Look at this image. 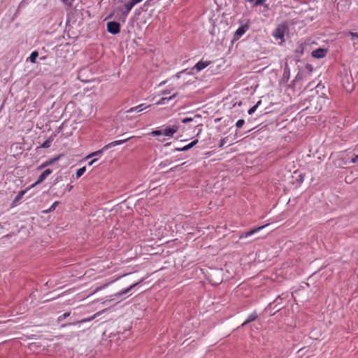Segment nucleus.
Segmentation results:
<instances>
[{
	"instance_id": "nucleus-1",
	"label": "nucleus",
	"mask_w": 358,
	"mask_h": 358,
	"mask_svg": "<svg viewBox=\"0 0 358 358\" xmlns=\"http://www.w3.org/2000/svg\"><path fill=\"white\" fill-rule=\"evenodd\" d=\"M282 296L283 294L278 295L277 298L265 308V310H274V312L270 313L271 315H274L276 313L285 308V306H282V301L284 299Z\"/></svg>"
},
{
	"instance_id": "nucleus-2",
	"label": "nucleus",
	"mask_w": 358,
	"mask_h": 358,
	"mask_svg": "<svg viewBox=\"0 0 358 358\" xmlns=\"http://www.w3.org/2000/svg\"><path fill=\"white\" fill-rule=\"evenodd\" d=\"M289 30L288 24L286 22L281 23L277 26L273 32V36L276 39H280L282 41H285L284 36L286 32Z\"/></svg>"
},
{
	"instance_id": "nucleus-3",
	"label": "nucleus",
	"mask_w": 358,
	"mask_h": 358,
	"mask_svg": "<svg viewBox=\"0 0 358 358\" xmlns=\"http://www.w3.org/2000/svg\"><path fill=\"white\" fill-rule=\"evenodd\" d=\"M239 23L241 24V26L234 32L233 38L231 40V43H234L239 40L250 28L249 20L245 24H243V21L240 20Z\"/></svg>"
},
{
	"instance_id": "nucleus-4",
	"label": "nucleus",
	"mask_w": 358,
	"mask_h": 358,
	"mask_svg": "<svg viewBox=\"0 0 358 358\" xmlns=\"http://www.w3.org/2000/svg\"><path fill=\"white\" fill-rule=\"evenodd\" d=\"M120 23L117 21H110L106 24L107 31L113 35L118 34L120 32Z\"/></svg>"
},
{
	"instance_id": "nucleus-5",
	"label": "nucleus",
	"mask_w": 358,
	"mask_h": 358,
	"mask_svg": "<svg viewBox=\"0 0 358 358\" xmlns=\"http://www.w3.org/2000/svg\"><path fill=\"white\" fill-rule=\"evenodd\" d=\"M143 278L141 279L138 282H136V283H134L132 284L131 285L129 286L127 288L115 294L114 295H113V296H114L113 299H112V300H114L115 299H117L119 297H120L121 296L124 295V294H127L128 292H129L132 289H134V287H137L138 285H141L143 282Z\"/></svg>"
},
{
	"instance_id": "nucleus-6",
	"label": "nucleus",
	"mask_w": 358,
	"mask_h": 358,
	"mask_svg": "<svg viewBox=\"0 0 358 358\" xmlns=\"http://www.w3.org/2000/svg\"><path fill=\"white\" fill-rule=\"evenodd\" d=\"M352 80V77L348 76V75H346L342 78L341 83H342L343 87L348 92H352L354 89V85L351 82Z\"/></svg>"
},
{
	"instance_id": "nucleus-7",
	"label": "nucleus",
	"mask_w": 358,
	"mask_h": 358,
	"mask_svg": "<svg viewBox=\"0 0 358 358\" xmlns=\"http://www.w3.org/2000/svg\"><path fill=\"white\" fill-rule=\"evenodd\" d=\"M52 173V169H47L38 177L36 181L32 184L30 187H34V186L42 183Z\"/></svg>"
},
{
	"instance_id": "nucleus-8",
	"label": "nucleus",
	"mask_w": 358,
	"mask_h": 358,
	"mask_svg": "<svg viewBox=\"0 0 358 358\" xmlns=\"http://www.w3.org/2000/svg\"><path fill=\"white\" fill-rule=\"evenodd\" d=\"M327 52V48H319L312 51L311 56L315 59H322L326 57Z\"/></svg>"
},
{
	"instance_id": "nucleus-9",
	"label": "nucleus",
	"mask_w": 358,
	"mask_h": 358,
	"mask_svg": "<svg viewBox=\"0 0 358 358\" xmlns=\"http://www.w3.org/2000/svg\"><path fill=\"white\" fill-rule=\"evenodd\" d=\"M211 64H212L211 61L200 60L194 65V66L192 69V71L195 70L196 72L198 73V72L202 71L203 69H204L205 68H206L207 66H208Z\"/></svg>"
},
{
	"instance_id": "nucleus-10",
	"label": "nucleus",
	"mask_w": 358,
	"mask_h": 358,
	"mask_svg": "<svg viewBox=\"0 0 358 358\" xmlns=\"http://www.w3.org/2000/svg\"><path fill=\"white\" fill-rule=\"evenodd\" d=\"M179 124L167 127L163 130V134L168 137H173V134L179 129Z\"/></svg>"
},
{
	"instance_id": "nucleus-11",
	"label": "nucleus",
	"mask_w": 358,
	"mask_h": 358,
	"mask_svg": "<svg viewBox=\"0 0 358 358\" xmlns=\"http://www.w3.org/2000/svg\"><path fill=\"white\" fill-rule=\"evenodd\" d=\"M63 154H60V155H58L57 156L53 157V158H50L49 159H48L47 161L44 162L41 165H40L37 169L38 170H41L50 165H52L55 162H56L57 161H58L61 157H63Z\"/></svg>"
},
{
	"instance_id": "nucleus-12",
	"label": "nucleus",
	"mask_w": 358,
	"mask_h": 358,
	"mask_svg": "<svg viewBox=\"0 0 358 358\" xmlns=\"http://www.w3.org/2000/svg\"><path fill=\"white\" fill-rule=\"evenodd\" d=\"M268 225V224H264V225H262V226H259V227H254V228L251 229L250 230H249L248 231L243 232L240 236V238H242L243 237H248V236H252V235L255 234V233L259 231L260 230L263 229L264 228H265Z\"/></svg>"
},
{
	"instance_id": "nucleus-13",
	"label": "nucleus",
	"mask_w": 358,
	"mask_h": 358,
	"mask_svg": "<svg viewBox=\"0 0 358 358\" xmlns=\"http://www.w3.org/2000/svg\"><path fill=\"white\" fill-rule=\"evenodd\" d=\"M308 46L309 43L306 42L301 43L300 44H299L296 50H294L296 57H300L301 56H302L305 52L306 48Z\"/></svg>"
},
{
	"instance_id": "nucleus-14",
	"label": "nucleus",
	"mask_w": 358,
	"mask_h": 358,
	"mask_svg": "<svg viewBox=\"0 0 358 358\" xmlns=\"http://www.w3.org/2000/svg\"><path fill=\"white\" fill-rule=\"evenodd\" d=\"M134 6V3L130 0H129L122 6H120L118 8V10L121 13H127V15H129V13H130Z\"/></svg>"
},
{
	"instance_id": "nucleus-15",
	"label": "nucleus",
	"mask_w": 358,
	"mask_h": 358,
	"mask_svg": "<svg viewBox=\"0 0 358 358\" xmlns=\"http://www.w3.org/2000/svg\"><path fill=\"white\" fill-rule=\"evenodd\" d=\"M99 315V313H96V314L93 315L92 316H90L89 317H85V318H83L80 320H78V321H76L74 322H72V323H68V324H62V327H67V326H71V325H76L77 324H81V323H85V322H90L92 320H94L96 315Z\"/></svg>"
},
{
	"instance_id": "nucleus-16",
	"label": "nucleus",
	"mask_w": 358,
	"mask_h": 358,
	"mask_svg": "<svg viewBox=\"0 0 358 358\" xmlns=\"http://www.w3.org/2000/svg\"><path fill=\"white\" fill-rule=\"evenodd\" d=\"M198 142H199L198 139H195V140L192 141V142H190L189 144H187L183 147L174 148L173 151H178V152L187 151V150H190L191 148H192L193 147H194L198 143Z\"/></svg>"
},
{
	"instance_id": "nucleus-17",
	"label": "nucleus",
	"mask_w": 358,
	"mask_h": 358,
	"mask_svg": "<svg viewBox=\"0 0 358 358\" xmlns=\"http://www.w3.org/2000/svg\"><path fill=\"white\" fill-rule=\"evenodd\" d=\"M290 78V69L287 63H285L281 82L287 83Z\"/></svg>"
},
{
	"instance_id": "nucleus-18",
	"label": "nucleus",
	"mask_w": 358,
	"mask_h": 358,
	"mask_svg": "<svg viewBox=\"0 0 358 358\" xmlns=\"http://www.w3.org/2000/svg\"><path fill=\"white\" fill-rule=\"evenodd\" d=\"M151 106H152V105H146L145 103H141L137 106L130 108L126 112L127 113H131V112H141L146 108H150Z\"/></svg>"
},
{
	"instance_id": "nucleus-19",
	"label": "nucleus",
	"mask_w": 358,
	"mask_h": 358,
	"mask_svg": "<svg viewBox=\"0 0 358 358\" xmlns=\"http://www.w3.org/2000/svg\"><path fill=\"white\" fill-rule=\"evenodd\" d=\"M259 317V315L256 310L252 313L246 319V320L241 324V327H243L246 326L248 324L255 321Z\"/></svg>"
},
{
	"instance_id": "nucleus-20",
	"label": "nucleus",
	"mask_w": 358,
	"mask_h": 358,
	"mask_svg": "<svg viewBox=\"0 0 358 358\" xmlns=\"http://www.w3.org/2000/svg\"><path fill=\"white\" fill-rule=\"evenodd\" d=\"M303 79V73L301 71H299L296 76H295V78L292 81L291 84L289 85V87L294 88L296 85Z\"/></svg>"
},
{
	"instance_id": "nucleus-21",
	"label": "nucleus",
	"mask_w": 358,
	"mask_h": 358,
	"mask_svg": "<svg viewBox=\"0 0 358 358\" xmlns=\"http://www.w3.org/2000/svg\"><path fill=\"white\" fill-rule=\"evenodd\" d=\"M57 136V134H52L46 141H45L43 144L41 145L43 148H48L50 147L52 142L54 141L55 137Z\"/></svg>"
},
{
	"instance_id": "nucleus-22",
	"label": "nucleus",
	"mask_w": 358,
	"mask_h": 358,
	"mask_svg": "<svg viewBox=\"0 0 358 358\" xmlns=\"http://www.w3.org/2000/svg\"><path fill=\"white\" fill-rule=\"evenodd\" d=\"M31 187H27V189H23V190H21L20 192H18L17 194L16 195V196L14 198L13 201V203L15 204V203H18L21 199L23 197V196L25 194V193L29 190L30 189Z\"/></svg>"
},
{
	"instance_id": "nucleus-23",
	"label": "nucleus",
	"mask_w": 358,
	"mask_h": 358,
	"mask_svg": "<svg viewBox=\"0 0 358 358\" xmlns=\"http://www.w3.org/2000/svg\"><path fill=\"white\" fill-rule=\"evenodd\" d=\"M178 94V93H175L173 94V95H171V96L169 97H162L159 99V101H158L157 103H156V105H162V104H164L166 101H169L170 100H172L173 98L176 97L177 95Z\"/></svg>"
},
{
	"instance_id": "nucleus-24",
	"label": "nucleus",
	"mask_w": 358,
	"mask_h": 358,
	"mask_svg": "<svg viewBox=\"0 0 358 358\" xmlns=\"http://www.w3.org/2000/svg\"><path fill=\"white\" fill-rule=\"evenodd\" d=\"M38 57V52L37 50H34L30 54L29 57H28V60L32 64H36V59Z\"/></svg>"
},
{
	"instance_id": "nucleus-25",
	"label": "nucleus",
	"mask_w": 358,
	"mask_h": 358,
	"mask_svg": "<svg viewBox=\"0 0 358 358\" xmlns=\"http://www.w3.org/2000/svg\"><path fill=\"white\" fill-rule=\"evenodd\" d=\"M104 151H106V150H103V147L101 149H100L97 151L93 152L90 153V155H88L86 157V159H90V158L95 157V156H99L101 154H103Z\"/></svg>"
},
{
	"instance_id": "nucleus-26",
	"label": "nucleus",
	"mask_w": 358,
	"mask_h": 358,
	"mask_svg": "<svg viewBox=\"0 0 358 358\" xmlns=\"http://www.w3.org/2000/svg\"><path fill=\"white\" fill-rule=\"evenodd\" d=\"M262 103V101L259 100L258 101L255 105H254L252 107H251L248 110V113L249 115H252V113H254L255 112V110H257V108L261 105Z\"/></svg>"
},
{
	"instance_id": "nucleus-27",
	"label": "nucleus",
	"mask_w": 358,
	"mask_h": 358,
	"mask_svg": "<svg viewBox=\"0 0 358 358\" xmlns=\"http://www.w3.org/2000/svg\"><path fill=\"white\" fill-rule=\"evenodd\" d=\"M85 171H86L85 166H83V167L78 169L76 173V178H78L81 177L84 174Z\"/></svg>"
},
{
	"instance_id": "nucleus-28",
	"label": "nucleus",
	"mask_w": 358,
	"mask_h": 358,
	"mask_svg": "<svg viewBox=\"0 0 358 358\" xmlns=\"http://www.w3.org/2000/svg\"><path fill=\"white\" fill-rule=\"evenodd\" d=\"M346 35L348 36H350L351 41H354L355 38L358 39V32H353L351 31H349L346 33Z\"/></svg>"
},
{
	"instance_id": "nucleus-29",
	"label": "nucleus",
	"mask_w": 358,
	"mask_h": 358,
	"mask_svg": "<svg viewBox=\"0 0 358 358\" xmlns=\"http://www.w3.org/2000/svg\"><path fill=\"white\" fill-rule=\"evenodd\" d=\"M133 137L131 136V137H129V138H124V139L115 141H113V143H114L115 146L120 145H122V144L127 142L129 140H130Z\"/></svg>"
},
{
	"instance_id": "nucleus-30",
	"label": "nucleus",
	"mask_w": 358,
	"mask_h": 358,
	"mask_svg": "<svg viewBox=\"0 0 358 358\" xmlns=\"http://www.w3.org/2000/svg\"><path fill=\"white\" fill-rule=\"evenodd\" d=\"M70 315H71V312L64 313L63 315H62L58 317L57 322H59L62 321L63 320H64L66 317H69Z\"/></svg>"
},
{
	"instance_id": "nucleus-31",
	"label": "nucleus",
	"mask_w": 358,
	"mask_h": 358,
	"mask_svg": "<svg viewBox=\"0 0 358 358\" xmlns=\"http://www.w3.org/2000/svg\"><path fill=\"white\" fill-rule=\"evenodd\" d=\"M244 124H245V120L243 119H240L236 122V127L237 129L241 128Z\"/></svg>"
},
{
	"instance_id": "nucleus-32",
	"label": "nucleus",
	"mask_w": 358,
	"mask_h": 358,
	"mask_svg": "<svg viewBox=\"0 0 358 358\" xmlns=\"http://www.w3.org/2000/svg\"><path fill=\"white\" fill-rule=\"evenodd\" d=\"M162 134H163V131L159 130V129L154 130L150 133V135H152V136H160Z\"/></svg>"
},
{
	"instance_id": "nucleus-33",
	"label": "nucleus",
	"mask_w": 358,
	"mask_h": 358,
	"mask_svg": "<svg viewBox=\"0 0 358 358\" xmlns=\"http://www.w3.org/2000/svg\"><path fill=\"white\" fill-rule=\"evenodd\" d=\"M186 164V162H184L180 165H177V166H175L172 168H171L168 172H173V171H176V170H178L180 167L182 166L183 165H185Z\"/></svg>"
},
{
	"instance_id": "nucleus-34",
	"label": "nucleus",
	"mask_w": 358,
	"mask_h": 358,
	"mask_svg": "<svg viewBox=\"0 0 358 358\" xmlns=\"http://www.w3.org/2000/svg\"><path fill=\"white\" fill-rule=\"evenodd\" d=\"M266 1V0H256L254 2L253 6H258L264 5Z\"/></svg>"
},
{
	"instance_id": "nucleus-35",
	"label": "nucleus",
	"mask_w": 358,
	"mask_h": 358,
	"mask_svg": "<svg viewBox=\"0 0 358 358\" xmlns=\"http://www.w3.org/2000/svg\"><path fill=\"white\" fill-rule=\"evenodd\" d=\"M128 15H127V13H121L120 17H119V20L122 21L123 23L125 22L126 21V18L127 17Z\"/></svg>"
},
{
	"instance_id": "nucleus-36",
	"label": "nucleus",
	"mask_w": 358,
	"mask_h": 358,
	"mask_svg": "<svg viewBox=\"0 0 358 358\" xmlns=\"http://www.w3.org/2000/svg\"><path fill=\"white\" fill-rule=\"evenodd\" d=\"M193 120H194V117H185V118L182 119L180 122L183 124H187V123H189V122L193 121Z\"/></svg>"
},
{
	"instance_id": "nucleus-37",
	"label": "nucleus",
	"mask_w": 358,
	"mask_h": 358,
	"mask_svg": "<svg viewBox=\"0 0 358 358\" xmlns=\"http://www.w3.org/2000/svg\"><path fill=\"white\" fill-rule=\"evenodd\" d=\"M304 180V174H299V176L296 178V180L299 183L303 182Z\"/></svg>"
},
{
	"instance_id": "nucleus-38",
	"label": "nucleus",
	"mask_w": 358,
	"mask_h": 358,
	"mask_svg": "<svg viewBox=\"0 0 358 358\" xmlns=\"http://www.w3.org/2000/svg\"><path fill=\"white\" fill-rule=\"evenodd\" d=\"M305 69L310 73L313 71V67L310 64H306L305 66Z\"/></svg>"
},
{
	"instance_id": "nucleus-39",
	"label": "nucleus",
	"mask_w": 358,
	"mask_h": 358,
	"mask_svg": "<svg viewBox=\"0 0 358 358\" xmlns=\"http://www.w3.org/2000/svg\"><path fill=\"white\" fill-rule=\"evenodd\" d=\"M113 147H115V145H114V143L113 141V142H110V143L106 145L103 146V150H108L109 148H111Z\"/></svg>"
},
{
	"instance_id": "nucleus-40",
	"label": "nucleus",
	"mask_w": 358,
	"mask_h": 358,
	"mask_svg": "<svg viewBox=\"0 0 358 358\" xmlns=\"http://www.w3.org/2000/svg\"><path fill=\"white\" fill-rule=\"evenodd\" d=\"M73 186L71 184H68L65 188V190L62 192V194L64 193L66 190L70 192L73 189Z\"/></svg>"
},
{
	"instance_id": "nucleus-41",
	"label": "nucleus",
	"mask_w": 358,
	"mask_h": 358,
	"mask_svg": "<svg viewBox=\"0 0 358 358\" xmlns=\"http://www.w3.org/2000/svg\"><path fill=\"white\" fill-rule=\"evenodd\" d=\"M109 283H110V282H108V283H106V284H104V285H101V286H100V287H99L96 288V289L94 290V292H96L97 291L101 290V289H102L105 288L106 287H107V286H108V285Z\"/></svg>"
},
{
	"instance_id": "nucleus-42",
	"label": "nucleus",
	"mask_w": 358,
	"mask_h": 358,
	"mask_svg": "<svg viewBox=\"0 0 358 358\" xmlns=\"http://www.w3.org/2000/svg\"><path fill=\"white\" fill-rule=\"evenodd\" d=\"M62 176H58L55 180H54V185H56L59 181L62 180Z\"/></svg>"
},
{
	"instance_id": "nucleus-43",
	"label": "nucleus",
	"mask_w": 358,
	"mask_h": 358,
	"mask_svg": "<svg viewBox=\"0 0 358 358\" xmlns=\"http://www.w3.org/2000/svg\"><path fill=\"white\" fill-rule=\"evenodd\" d=\"M115 15V10H113L108 16H106L104 19V20H107L108 19H110L113 17Z\"/></svg>"
},
{
	"instance_id": "nucleus-44",
	"label": "nucleus",
	"mask_w": 358,
	"mask_h": 358,
	"mask_svg": "<svg viewBox=\"0 0 358 358\" xmlns=\"http://www.w3.org/2000/svg\"><path fill=\"white\" fill-rule=\"evenodd\" d=\"M225 143V138H222L219 143V148H222Z\"/></svg>"
},
{
	"instance_id": "nucleus-45",
	"label": "nucleus",
	"mask_w": 358,
	"mask_h": 358,
	"mask_svg": "<svg viewBox=\"0 0 358 358\" xmlns=\"http://www.w3.org/2000/svg\"><path fill=\"white\" fill-rule=\"evenodd\" d=\"M134 6H136V4L141 3L143 0H130Z\"/></svg>"
},
{
	"instance_id": "nucleus-46",
	"label": "nucleus",
	"mask_w": 358,
	"mask_h": 358,
	"mask_svg": "<svg viewBox=\"0 0 358 358\" xmlns=\"http://www.w3.org/2000/svg\"><path fill=\"white\" fill-rule=\"evenodd\" d=\"M351 162L352 163H357L358 162V155H356L354 158H352Z\"/></svg>"
},
{
	"instance_id": "nucleus-47",
	"label": "nucleus",
	"mask_w": 358,
	"mask_h": 358,
	"mask_svg": "<svg viewBox=\"0 0 358 358\" xmlns=\"http://www.w3.org/2000/svg\"><path fill=\"white\" fill-rule=\"evenodd\" d=\"M123 2V0H113V4H118L120 3H122Z\"/></svg>"
},
{
	"instance_id": "nucleus-48",
	"label": "nucleus",
	"mask_w": 358,
	"mask_h": 358,
	"mask_svg": "<svg viewBox=\"0 0 358 358\" xmlns=\"http://www.w3.org/2000/svg\"><path fill=\"white\" fill-rule=\"evenodd\" d=\"M96 160H97V159H92L90 162H89L88 165L92 166V164H94L95 163V162H96Z\"/></svg>"
},
{
	"instance_id": "nucleus-49",
	"label": "nucleus",
	"mask_w": 358,
	"mask_h": 358,
	"mask_svg": "<svg viewBox=\"0 0 358 358\" xmlns=\"http://www.w3.org/2000/svg\"><path fill=\"white\" fill-rule=\"evenodd\" d=\"M170 90H164L162 91V94H170Z\"/></svg>"
},
{
	"instance_id": "nucleus-50",
	"label": "nucleus",
	"mask_w": 358,
	"mask_h": 358,
	"mask_svg": "<svg viewBox=\"0 0 358 358\" xmlns=\"http://www.w3.org/2000/svg\"><path fill=\"white\" fill-rule=\"evenodd\" d=\"M151 1H149V0H146L145 2L144 3V6H148L150 5V2Z\"/></svg>"
},
{
	"instance_id": "nucleus-51",
	"label": "nucleus",
	"mask_w": 358,
	"mask_h": 358,
	"mask_svg": "<svg viewBox=\"0 0 358 358\" xmlns=\"http://www.w3.org/2000/svg\"><path fill=\"white\" fill-rule=\"evenodd\" d=\"M62 126L59 127L57 128V132L55 134H57L58 133H59L62 131Z\"/></svg>"
},
{
	"instance_id": "nucleus-52",
	"label": "nucleus",
	"mask_w": 358,
	"mask_h": 358,
	"mask_svg": "<svg viewBox=\"0 0 358 358\" xmlns=\"http://www.w3.org/2000/svg\"><path fill=\"white\" fill-rule=\"evenodd\" d=\"M166 165V163L165 162H162L159 164V166H165Z\"/></svg>"
},
{
	"instance_id": "nucleus-53",
	"label": "nucleus",
	"mask_w": 358,
	"mask_h": 358,
	"mask_svg": "<svg viewBox=\"0 0 358 358\" xmlns=\"http://www.w3.org/2000/svg\"><path fill=\"white\" fill-rule=\"evenodd\" d=\"M201 117V115L196 114V115H194V117L200 118Z\"/></svg>"
},
{
	"instance_id": "nucleus-54",
	"label": "nucleus",
	"mask_w": 358,
	"mask_h": 358,
	"mask_svg": "<svg viewBox=\"0 0 358 358\" xmlns=\"http://www.w3.org/2000/svg\"><path fill=\"white\" fill-rule=\"evenodd\" d=\"M255 1H256V0H245V1H247V2H250V3H252V2H255Z\"/></svg>"
},
{
	"instance_id": "nucleus-55",
	"label": "nucleus",
	"mask_w": 358,
	"mask_h": 358,
	"mask_svg": "<svg viewBox=\"0 0 358 358\" xmlns=\"http://www.w3.org/2000/svg\"><path fill=\"white\" fill-rule=\"evenodd\" d=\"M22 2H21L19 6H18V10L20 8H22Z\"/></svg>"
},
{
	"instance_id": "nucleus-56",
	"label": "nucleus",
	"mask_w": 358,
	"mask_h": 358,
	"mask_svg": "<svg viewBox=\"0 0 358 358\" xmlns=\"http://www.w3.org/2000/svg\"><path fill=\"white\" fill-rule=\"evenodd\" d=\"M57 203V202H55L52 206H51L50 209L52 208H55V205Z\"/></svg>"
},
{
	"instance_id": "nucleus-57",
	"label": "nucleus",
	"mask_w": 358,
	"mask_h": 358,
	"mask_svg": "<svg viewBox=\"0 0 358 358\" xmlns=\"http://www.w3.org/2000/svg\"><path fill=\"white\" fill-rule=\"evenodd\" d=\"M108 1V0H101V2L107 3Z\"/></svg>"
},
{
	"instance_id": "nucleus-58",
	"label": "nucleus",
	"mask_w": 358,
	"mask_h": 358,
	"mask_svg": "<svg viewBox=\"0 0 358 358\" xmlns=\"http://www.w3.org/2000/svg\"><path fill=\"white\" fill-rule=\"evenodd\" d=\"M162 84H164V82L160 83L159 85H162Z\"/></svg>"
}]
</instances>
